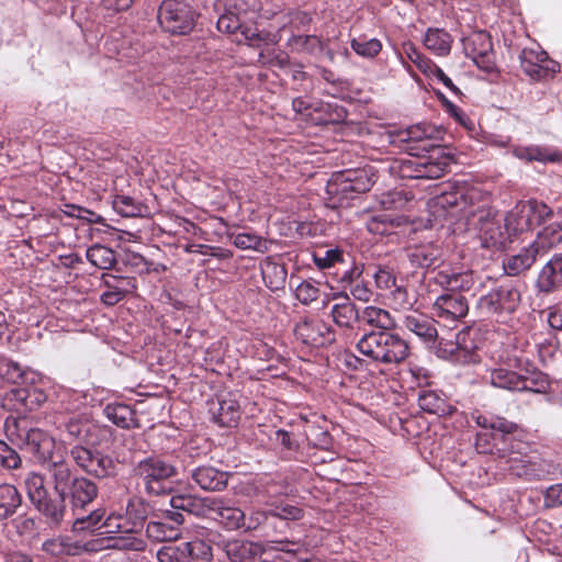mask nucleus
Here are the masks:
<instances>
[{"label": "nucleus", "instance_id": "nucleus-41", "mask_svg": "<svg viewBox=\"0 0 562 562\" xmlns=\"http://www.w3.org/2000/svg\"><path fill=\"white\" fill-rule=\"evenodd\" d=\"M113 209L124 217L144 216L147 212V206L132 196L117 194L112 202Z\"/></svg>", "mask_w": 562, "mask_h": 562}, {"label": "nucleus", "instance_id": "nucleus-45", "mask_svg": "<svg viewBox=\"0 0 562 562\" xmlns=\"http://www.w3.org/2000/svg\"><path fill=\"white\" fill-rule=\"evenodd\" d=\"M423 178L422 179H439L449 167V158L445 155L422 157Z\"/></svg>", "mask_w": 562, "mask_h": 562}, {"label": "nucleus", "instance_id": "nucleus-7", "mask_svg": "<svg viewBox=\"0 0 562 562\" xmlns=\"http://www.w3.org/2000/svg\"><path fill=\"white\" fill-rule=\"evenodd\" d=\"M520 302L518 286L510 282L502 283L479 297L476 310L481 315L505 323L518 310Z\"/></svg>", "mask_w": 562, "mask_h": 562}, {"label": "nucleus", "instance_id": "nucleus-35", "mask_svg": "<svg viewBox=\"0 0 562 562\" xmlns=\"http://www.w3.org/2000/svg\"><path fill=\"white\" fill-rule=\"evenodd\" d=\"M359 321L376 330H390L396 327L395 319L389 311L373 305L366 306L360 312Z\"/></svg>", "mask_w": 562, "mask_h": 562}, {"label": "nucleus", "instance_id": "nucleus-42", "mask_svg": "<svg viewBox=\"0 0 562 562\" xmlns=\"http://www.w3.org/2000/svg\"><path fill=\"white\" fill-rule=\"evenodd\" d=\"M212 542L201 539H193L191 541H187L182 543L181 555L186 559L191 558L192 560H198L202 562H210L213 553H212Z\"/></svg>", "mask_w": 562, "mask_h": 562}, {"label": "nucleus", "instance_id": "nucleus-17", "mask_svg": "<svg viewBox=\"0 0 562 562\" xmlns=\"http://www.w3.org/2000/svg\"><path fill=\"white\" fill-rule=\"evenodd\" d=\"M184 516L177 510H166L158 520H150L146 526V535L157 542L176 541L181 537Z\"/></svg>", "mask_w": 562, "mask_h": 562}, {"label": "nucleus", "instance_id": "nucleus-60", "mask_svg": "<svg viewBox=\"0 0 562 562\" xmlns=\"http://www.w3.org/2000/svg\"><path fill=\"white\" fill-rule=\"evenodd\" d=\"M422 157L417 159H408L402 162L401 172L405 178L422 179L423 178Z\"/></svg>", "mask_w": 562, "mask_h": 562}, {"label": "nucleus", "instance_id": "nucleus-62", "mask_svg": "<svg viewBox=\"0 0 562 562\" xmlns=\"http://www.w3.org/2000/svg\"><path fill=\"white\" fill-rule=\"evenodd\" d=\"M352 296L361 302H369L373 296V291L369 284L360 278L350 286Z\"/></svg>", "mask_w": 562, "mask_h": 562}, {"label": "nucleus", "instance_id": "nucleus-34", "mask_svg": "<svg viewBox=\"0 0 562 562\" xmlns=\"http://www.w3.org/2000/svg\"><path fill=\"white\" fill-rule=\"evenodd\" d=\"M452 36L443 29L429 27L424 36L425 47L437 56H447L452 47Z\"/></svg>", "mask_w": 562, "mask_h": 562}, {"label": "nucleus", "instance_id": "nucleus-63", "mask_svg": "<svg viewBox=\"0 0 562 562\" xmlns=\"http://www.w3.org/2000/svg\"><path fill=\"white\" fill-rule=\"evenodd\" d=\"M544 505L547 507L562 506V483L551 485L544 493Z\"/></svg>", "mask_w": 562, "mask_h": 562}, {"label": "nucleus", "instance_id": "nucleus-26", "mask_svg": "<svg viewBox=\"0 0 562 562\" xmlns=\"http://www.w3.org/2000/svg\"><path fill=\"white\" fill-rule=\"evenodd\" d=\"M191 479L204 491L221 492L227 486L228 473L212 465H201L192 470Z\"/></svg>", "mask_w": 562, "mask_h": 562}, {"label": "nucleus", "instance_id": "nucleus-27", "mask_svg": "<svg viewBox=\"0 0 562 562\" xmlns=\"http://www.w3.org/2000/svg\"><path fill=\"white\" fill-rule=\"evenodd\" d=\"M537 288L544 293L562 288V254L554 255L541 269L537 279Z\"/></svg>", "mask_w": 562, "mask_h": 562}, {"label": "nucleus", "instance_id": "nucleus-28", "mask_svg": "<svg viewBox=\"0 0 562 562\" xmlns=\"http://www.w3.org/2000/svg\"><path fill=\"white\" fill-rule=\"evenodd\" d=\"M419 407L429 414L437 416H448L456 412V407L449 403L441 391L423 390L418 394Z\"/></svg>", "mask_w": 562, "mask_h": 562}, {"label": "nucleus", "instance_id": "nucleus-11", "mask_svg": "<svg viewBox=\"0 0 562 562\" xmlns=\"http://www.w3.org/2000/svg\"><path fill=\"white\" fill-rule=\"evenodd\" d=\"M373 181L363 169L347 170L335 175L327 183V193L342 204L371 189Z\"/></svg>", "mask_w": 562, "mask_h": 562}, {"label": "nucleus", "instance_id": "nucleus-1", "mask_svg": "<svg viewBox=\"0 0 562 562\" xmlns=\"http://www.w3.org/2000/svg\"><path fill=\"white\" fill-rule=\"evenodd\" d=\"M4 432L12 443L31 453L47 470L50 490L45 476L38 472L26 474L24 487L29 501L49 527L58 528L65 521L67 499L79 508L97 498L98 485L74 471L66 460L65 447L57 445L47 432L38 428H22L14 417L5 419Z\"/></svg>", "mask_w": 562, "mask_h": 562}, {"label": "nucleus", "instance_id": "nucleus-21", "mask_svg": "<svg viewBox=\"0 0 562 562\" xmlns=\"http://www.w3.org/2000/svg\"><path fill=\"white\" fill-rule=\"evenodd\" d=\"M403 326L427 345L437 346L441 338L438 336L436 321L423 313L412 312L405 315Z\"/></svg>", "mask_w": 562, "mask_h": 562}, {"label": "nucleus", "instance_id": "nucleus-25", "mask_svg": "<svg viewBox=\"0 0 562 562\" xmlns=\"http://www.w3.org/2000/svg\"><path fill=\"white\" fill-rule=\"evenodd\" d=\"M23 508V496L19 488L3 482L0 484V524L7 526Z\"/></svg>", "mask_w": 562, "mask_h": 562}, {"label": "nucleus", "instance_id": "nucleus-32", "mask_svg": "<svg viewBox=\"0 0 562 562\" xmlns=\"http://www.w3.org/2000/svg\"><path fill=\"white\" fill-rule=\"evenodd\" d=\"M538 256L540 254L530 244L517 255L510 256L503 265L504 270L508 276H519L531 268Z\"/></svg>", "mask_w": 562, "mask_h": 562}, {"label": "nucleus", "instance_id": "nucleus-53", "mask_svg": "<svg viewBox=\"0 0 562 562\" xmlns=\"http://www.w3.org/2000/svg\"><path fill=\"white\" fill-rule=\"evenodd\" d=\"M289 44L293 49L305 53H313L321 47V41L315 35H293Z\"/></svg>", "mask_w": 562, "mask_h": 562}, {"label": "nucleus", "instance_id": "nucleus-20", "mask_svg": "<svg viewBox=\"0 0 562 562\" xmlns=\"http://www.w3.org/2000/svg\"><path fill=\"white\" fill-rule=\"evenodd\" d=\"M209 513L207 518L218 521L227 530L243 529L245 525V513L222 497H212L206 501Z\"/></svg>", "mask_w": 562, "mask_h": 562}, {"label": "nucleus", "instance_id": "nucleus-38", "mask_svg": "<svg viewBox=\"0 0 562 562\" xmlns=\"http://www.w3.org/2000/svg\"><path fill=\"white\" fill-rule=\"evenodd\" d=\"M562 241V224L551 223L544 226L533 240L531 246L538 250L540 256Z\"/></svg>", "mask_w": 562, "mask_h": 562}, {"label": "nucleus", "instance_id": "nucleus-59", "mask_svg": "<svg viewBox=\"0 0 562 562\" xmlns=\"http://www.w3.org/2000/svg\"><path fill=\"white\" fill-rule=\"evenodd\" d=\"M269 517H271L270 509H254L249 513L248 517L245 516V525L243 526V529H245L246 531L256 530L261 525H263Z\"/></svg>", "mask_w": 562, "mask_h": 562}, {"label": "nucleus", "instance_id": "nucleus-3", "mask_svg": "<svg viewBox=\"0 0 562 562\" xmlns=\"http://www.w3.org/2000/svg\"><path fill=\"white\" fill-rule=\"evenodd\" d=\"M59 429L76 443L69 449L74 463L88 475L97 479L113 477L117 474V463L112 457L97 450L98 437L109 432L87 419L69 418L59 425Z\"/></svg>", "mask_w": 562, "mask_h": 562}, {"label": "nucleus", "instance_id": "nucleus-8", "mask_svg": "<svg viewBox=\"0 0 562 562\" xmlns=\"http://www.w3.org/2000/svg\"><path fill=\"white\" fill-rule=\"evenodd\" d=\"M198 14L184 0H164L157 13L161 29L172 35H186L195 25Z\"/></svg>", "mask_w": 562, "mask_h": 562}, {"label": "nucleus", "instance_id": "nucleus-14", "mask_svg": "<svg viewBox=\"0 0 562 562\" xmlns=\"http://www.w3.org/2000/svg\"><path fill=\"white\" fill-rule=\"evenodd\" d=\"M519 61L521 70L532 81L553 78L560 70V65L539 47L524 48L519 54Z\"/></svg>", "mask_w": 562, "mask_h": 562}, {"label": "nucleus", "instance_id": "nucleus-33", "mask_svg": "<svg viewBox=\"0 0 562 562\" xmlns=\"http://www.w3.org/2000/svg\"><path fill=\"white\" fill-rule=\"evenodd\" d=\"M407 257L414 267L435 268L440 260L441 250L432 244H425L409 248Z\"/></svg>", "mask_w": 562, "mask_h": 562}, {"label": "nucleus", "instance_id": "nucleus-2", "mask_svg": "<svg viewBox=\"0 0 562 562\" xmlns=\"http://www.w3.org/2000/svg\"><path fill=\"white\" fill-rule=\"evenodd\" d=\"M432 213L452 223L464 222L468 228L479 232L481 245L487 249L506 246L510 229L496 218L497 213L490 206V199L476 188L452 187L432 199Z\"/></svg>", "mask_w": 562, "mask_h": 562}, {"label": "nucleus", "instance_id": "nucleus-6", "mask_svg": "<svg viewBox=\"0 0 562 562\" xmlns=\"http://www.w3.org/2000/svg\"><path fill=\"white\" fill-rule=\"evenodd\" d=\"M177 468L161 458L151 454L139 460L133 468V475L147 495L160 496L171 491V479L177 475Z\"/></svg>", "mask_w": 562, "mask_h": 562}, {"label": "nucleus", "instance_id": "nucleus-19", "mask_svg": "<svg viewBox=\"0 0 562 562\" xmlns=\"http://www.w3.org/2000/svg\"><path fill=\"white\" fill-rule=\"evenodd\" d=\"M468 313V300L460 293H443L432 304V315L442 322H458Z\"/></svg>", "mask_w": 562, "mask_h": 562}, {"label": "nucleus", "instance_id": "nucleus-15", "mask_svg": "<svg viewBox=\"0 0 562 562\" xmlns=\"http://www.w3.org/2000/svg\"><path fill=\"white\" fill-rule=\"evenodd\" d=\"M294 335L302 344L317 348L331 345L336 340L334 329L313 316L301 317L294 326Z\"/></svg>", "mask_w": 562, "mask_h": 562}, {"label": "nucleus", "instance_id": "nucleus-16", "mask_svg": "<svg viewBox=\"0 0 562 562\" xmlns=\"http://www.w3.org/2000/svg\"><path fill=\"white\" fill-rule=\"evenodd\" d=\"M207 539L224 551L231 562H248L260 553L258 543L239 538L224 539L217 531L209 530Z\"/></svg>", "mask_w": 562, "mask_h": 562}, {"label": "nucleus", "instance_id": "nucleus-29", "mask_svg": "<svg viewBox=\"0 0 562 562\" xmlns=\"http://www.w3.org/2000/svg\"><path fill=\"white\" fill-rule=\"evenodd\" d=\"M87 503L85 506L75 508L71 506L72 514L75 519L71 524V528L74 532H85V531H94L101 528L102 520L105 516V510L103 508H97L91 510L89 514H85V509L93 502ZM70 505H72L70 503Z\"/></svg>", "mask_w": 562, "mask_h": 562}, {"label": "nucleus", "instance_id": "nucleus-47", "mask_svg": "<svg viewBox=\"0 0 562 562\" xmlns=\"http://www.w3.org/2000/svg\"><path fill=\"white\" fill-rule=\"evenodd\" d=\"M350 46L356 54L366 58H374L382 50L380 40L364 36L351 40Z\"/></svg>", "mask_w": 562, "mask_h": 562}, {"label": "nucleus", "instance_id": "nucleus-56", "mask_svg": "<svg viewBox=\"0 0 562 562\" xmlns=\"http://www.w3.org/2000/svg\"><path fill=\"white\" fill-rule=\"evenodd\" d=\"M319 294L318 288H316L310 281H302L295 288V297L304 305H308L316 301Z\"/></svg>", "mask_w": 562, "mask_h": 562}, {"label": "nucleus", "instance_id": "nucleus-13", "mask_svg": "<svg viewBox=\"0 0 562 562\" xmlns=\"http://www.w3.org/2000/svg\"><path fill=\"white\" fill-rule=\"evenodd\" d=\"M149 513L150 506L147 501L142 497L131 498L126 505L125 512V520L126 525L130 526L131 536L120 538L121 543H116V546L126 550H143L145 542L135 535L142 531Z\"/></svg>", "mask_w": 562, "mask_h": 562}, {"label": "nucleus", "instance_id": "nucleus-61", "mask_svg": "<svg viewBox=\"0 0 562 562\" xmlns=\"http://www.w3.org/2000/svg\"><path fill=\"white\" fill-rule=\"evenodd\" d=\"M391 299L393 304L397 308L406 310L413 306V301L409 297V294L403 285H395L394 290L391 292Z\"/></svg>", "mask_w": 562, "mask_h": 562}, {"label": "nucleus", "instance_id": "nucleus-52", "mask_svg": "<svg viewBox=\"0 0 562 562\" xmlns=\"http://www.w3.org/2000/svg\"><path fill=\"white\" fill-rule=\"evenodd\" d=\"M372 278L380 290H391L396 285L394 270L387 266H378Z\"/></svg>", "mask_w": 562, "mask_h": 562}, {"label": "nucleus", "instance_id": "nucleus-24", "mask_svg": "<svg viewBox=\"0 0 562 562\" xmlns=\"http://www.w3.org/2000/svg\"><path fill=\"white\" fill-rule=\"evenodd\" d=\"M509 471L526 480H542L549 474V464L543 460H532L528 457H510L508 460Z\"/></svg>", "mask_w": 562, "mask_h": 562}, {"label": "nucleus", "instance_id": "nucleus-58", "mask_svg": "<svg viewBox=\"0 0 562 562\" xmlns=\"http://www.w3.org/2000/svg\"><path fill=\"white\" fill-rule=\"evenodd\" d=\"M216 26L220 32L227 34H234L237 30L241 29L239 18L233 12L222 14L217 20Z\"/></svg>", "mask_w": 562, "mask_h": 562}, {"label": "nucleus", "instance_id": "nucleus-22", "mask_svg": "<svg viewBox=\"0 0 562 562\" xmlns=\"http://www.w3.org/2000/svg\"><path fill=\"white\" fill-rule=\"evenodd\" d=\"M210 413L220 426L234 427L240 418V406L231 394L217 395L210 404Z\"/></svg>", "mask_w": 562, "mask_h": 562}, {"label": "nucleus", "instance_id": "nucleus-18", "mask_svg": "<svg viewBox=\"0 0 562 562\" xmlns=\"http://www.w3.org/2000/svg\"><path fill=\"white\" fill-rule=\"evenodd\" d=\"M463 52L477 67L488 70L492 66L493 44L485 31H475L462 38Z\"/></svg>", "mask_w": 562, "mask_h": 562}, {"label": "nucleus", "instance_id": "nucleus-44", "mask_svg": "<svg viewBox=\"0 0 562 562\" xmlns=\"http://www.w3.org/2000/svg\"><path fill=\"white\" fill-rule=\"evenodd\" d=\"M29 371L19 362L0 356V378L9 383L18 384L27 380Z\"/></svg>", "mask_w": 562, "mask_h": 562}, {"label": "nucleus", "instance_id": "nucleus-43", "mask_svg": "<svg viewBox=\"0 0 562 562\" xmlns=\"http://www.w3.org/2000/svg\"><path fill=\"white\" fill-rule=\"evenodd\" d=\"M289 485L283 481L263 477L258 481V495L262 496L267 505H272V499L286 495Z\"/></svg>", "mask_w": 562, "mask_h": 562}, {"label": "nucleus", "instance_id": "nucleus-31", "mask_svg": "<svg viewBox=\"0 0 562 562\" xmlns=\"http://www.w3.org/2000/svg\"><path fill=\"white\" fill-rule=\"evenodd\" d=\"M329 314L333 322L341 328H352L360 318V312L347 295L342 297L341 302L330 306Z\"/></svg>", "mask_w": 562, "mask_h": 562}, {"label": "nucleus", "instance_id": "nucleus-37", "mask_svg": "<svg viewBox=\"0 0 562 562\" xmlns=\"http://www.w3.org/2000/svg\"><path fill=\"white\" fill-rule=\"evenodd\" d=\"M103 414L110 422L123 429H130L138 426L135 412L126 404H108L103 409Z\"/></svg>", "mask_w": 562, "mask_h": 562}, {"label": "nucleus", "instance_id": "nucleus-64", "mask_svg": "<svg viewBox=\"0 0 562 562\" xmlns=\"http://www.w3.org/2000/svg\"><path fill=\"white\" fill-rule=\"evenodd\" d=\"M182 548L176 547H164L157 552V558L159 562H186L181 555Z\"/></svg>", "mask_w": 562, "mask_h": 562}, {"label": "nucleus", "instance_id": "nucleus-55", "mask_svg": "<svg viewBox=\"0 0 562 562\" xmlns=\"http://www.w3.org/2000/svg\"><path fill=\"white\" fill-rule=\"evenodd\" d=\"M102 279L104 281V284L108 289H112L115 291V288H121V291H123V295L125 296L128 292H131L133 289H135V280L134 278L130 277H117L112 274H103Z\"/></svg>", "mask_w": 562, "mask_h": 562}, {"label": "nucleus", "instance_id": "nucleus-12", "mask_svg": "<svg viewBox=\"0 0 562 562\" xmlns=\"http://www.w3.org/2000/svg\"><path fill=\"white\" fill-rule=\"evenodd\" d=\"M440 134L441 131L436 126L428 123H419L404 131H400L395 135H389V143L407 150L411 155H417L414 150H428V148L434 147V145L428 144V142L439 139Z\"/></svg>", "mask_w": 562, "mask_h": 562}, {"label": "nucleus", "instance_id": "nucleus-4", "mask_svg": "<svg viewBox=\"0 0 562 562\" xmlns=\"http://www.w3.org/2000/svg\"><path fill=\"white\" fill-rule=\"evenodd\" d=\"M528 366V360L508 357L504 364L486 371V380L492 386L509 392H546L549 386L547 375Z\"/></svg>", "mask_w": 562, "mask_h": 562}, {"label": "nucleus", "instance_id": "nucleus-36", "mask_svg": "<svg viewBox=\"0 0 562 562\" xmlns=\"http://www.w3.org/2000/svg\"><path fill=\"white\" fill-rule=\"evenodd\" d=\"M209 499L212 497H194L192 495H175L170 499L171 510L186 512L195 516L207 517L209 509L206 507Z\"/></svg>", "mask_w": 562, "mask_h": 562}, {"label": "nucleus", "instance_id": "nucleus-54", "mask_svg": "<svg viewBox=\"0 0 562 562\" xmlns=\"http://www.w3.org/2000/svg\"><path fill=\"white\" fill-rule=\"evenodd\" d=\"M101 528H104L102 533H127L131 535L130 526L126 525L125 517L119 515H110L102 520Z\"/></svg>", "mask_w": 562, "mask_h": 562}, {"label": "nucleus", "instance_id": "nucleus-50", "mask_svg": "<svg viewBox=\"0 0 562 562\" xmlns=\"http://www.w3.org/2000/svg\"><path fill=\"white\" fill-rule=\"evenodd\" d=\"M29 396V387L12 389L4 397V406L16 412L26 411Z\"/></svg>", "mask_w": 562, "mask_h": 562}, {"label": "nucleus", "instance_id": "nucleus-57", "mask_svg": "<svg viewBox=\"0 0 562 562\" xmlns=\"http://www.w3.org/2000/svg\"><path fill=\"white\" fill-rule=\"evenodd\" d=\"M271 517L284 520H299L303 517V509L293 505H277L270 509Z\"/></svg>", "mask_w": 562, "mask_h": 562}, {"label": "nucleus", "instance_id": "nucleus-48", "mask_svg": "<svg viewBox=\"0 0 562 562\" xmlns=\"http://www.w3.org/2000/svg\"><path fill=\"white\" fill-rule=\"evenodd\" d=\"M233 244L239 249H251L259 252L268 250L267 240L259 235L240 233L233 236Z\"/></svg>", "mask_w": 562, "mask_h": 562}, {"label": "nucleus", "instance_id": "nucleus-30", "mask_svg": "<svg viewBox=\"0 0 562 562\" xmlns=\"http://www.w3.org/2000/svg\"><path fill=\"white\" fill-rule=\"evenodd\" d=\"M516 158L528 162H559L562 160V153L559 150H550L548 147L530 145V146H516L513 149Z\"/></svg>", "mask_w": 562, "mask_h": 562}, {"label": "nucleus", "instance_id": "nucleus-40", "mask_svg": "<svg viewBox=\"0 0 562 562\" xmlns=\"http://www.w3.org/2000/svg\"><path fill=\"white\" fill-rule=\"evenodd\" d=\"M261 274L266 285L272 291H278L283 289L288 272L283 265L268 259L261 265Z\"/></svg>", "mask_w": 562, "mask_h": 562}, {"label": "nucleus", "instance_id": "nucleus-10", "mask_svg": "<svg viewBox=\"0 0 562 562\" xmlns=\"http://www.w3.org/2000/svg\"><path fill=\"white\" fill-rule=\"evenodd\" d=\"M436 355L456 364H473L480 362L477 345L470 329H462L454 339L441 337L436 346Z\"/></svg>", "mask_w": 562, "mask_h": 562}, {"label": "nucleus", "instance_id": "nucleus-39", "mask_svg": "<svg viewBox=\"0 0 562 562\" xmlns=\"http://www.w3.org/2000/svg\"><path fill=\"white\" fill-rule=\"evenodd\" d=\"M87 260L101 270H109L114 267L117 261L116 252L104 245L94 244L86 251Z\"/></svg>", "mask_w": 562, "mask_h": 562}, {"label": "nucleus", "instance_id": "nucleus-23", "mask_svg": "<svg viewBox=\"0 0 562 562\" xmlns=\"http://www.w3.org/2000/svg\"><path fill=\"white\" fill-rule=\"evenodd\" d=\"M434 281L438 285L449 290L450 293L470 291L475 283L472 271H457L450 267H441L436 272Z\"/></svg>", "mask_w": 562, "mask_h": 562}, {"label": "nucleus", "instance_id": "nucleus-9", "mask_svg": "<svg viewBox=\"0 0 562 562\" xmlns=\"http://www.w3.org/2000/svg\"><path fill=\"white\" fill-rule=\"evenodd\" d=\"M553 217V211L537 200L519 202L505 217L506 227L517 235L528 232Z\"/></svg>", "mask_w": 562, "mask_h": 562}, {"label": "nucleus", "instance_id": "nucleus-5", "mask_svg": "<svg viewBox=\"0 0 562 562\" xmlns=\"http://www.w3.org/2000/svg\"><path fill=\"white\" fill-rule=\"evenodd\" d=\"M356 349L370 360L387 366L402 363L411 353L408 342L393 329L366 333Z\"/></svg>", "mask_w": 562, "mask_h": 562}, {"label": "nucleus", "instance_id": "nucleus-46", "mask_svg": "<svg viewBox=\"0 0 562 562\" xmlns=\"http://www.w3.org/2000/svg\"><path fill=\"white\" fill-rule=\"evenodd\" d=\"M277 550H280L288 554L286 562H310L311 553L300 542L279 540L274 542Z\"/></svg>", "mask_w": 562, "mask_h": 562}, {"label": "nucleus", "instance_id": "nucleus-51", "mask_svg": "<svg viewBox=\"0 0 562 562\" xmlns=\"http://www.w3.org/2000/svg\"><path fill=\"white\" fill-rule=\"evenodd\" d=\"M21 465L22 459L16 450L0 440V467L5 470H18Z\"/></svg>", "mask_w": 562, "mask_h": 562}, {"label": "nucleus", "instance_id": "nucleus-49", "mask_svg": "<svg viewBox=\"0 0 562 562\" xmlns=\"http://www.w3.org/2000/svg\"><path fill=\"white\" fill-rule=\"evenodd\" d=\"M313 261L321 270L334 268L336 265L344 263L342 251L335 248L328 249L324 252H314Z\"/></svg>", "mask_w": 562, "mask_h": 562}]
</instances>
